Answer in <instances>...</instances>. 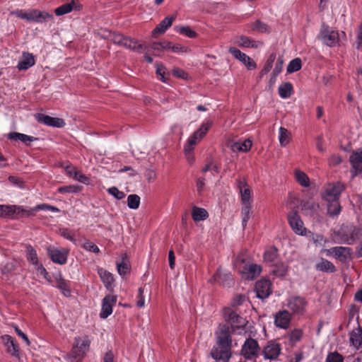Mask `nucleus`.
<instances>
[{
	"label": "nucleus",
	"mask_w": 362,
	"mask_h": 362,
	"mask_svg": "<svg viewBox=\"0 0 362 362\" xmlns=\"http://www.w3.org/2000/svg\"><path fill=\"white\" fill-rule=\"evenodd\" d=\"M212 125L213 122L211 119H204L199 127L187 138L186 143L184 145V152L189 162L193 161L194 157L192 152L196 145L200 143L201 141L204 138Z\"/></svg>",
	"instance_id": "obj_1"
},
{
	"label": "nucleus",
	"mask_w": 362,
	"mask_h": 362,
	"mask_svg": "<svg viewBox=\"0 0 362 362\" xmlns=\"http://www.w3.org/2000/svg\"><path fill=\"white\" fill-rule=\"evenodd\" d=\"M361 234V226L352 223H344L337 230H334V238L337 243L352 245Z\"/></svg>",
	"instance_id": "obj_2"
},
{
	"label": "nucleus",
	"mask_w": 362,
	"mask_h": 362,
	"mask_svg": "<svg viewBox=\"0 0 362 362\" xmlns=\"http://www.w3.org/2000/svg\"><path fill=\"white\" fill-rule=\"evenodd\" d=\"M90 339L86 335L74 338L71 351L65 356L68 362H80L90 349Z\"/></svg>",
	"instance_id": "obj_3"
},
{
	"label": "nucleus",
	"mask_w": 362,
	"mask_h": 362,
	"mask_svg": "<svg viewBox=\"0 0 362 362\" xmlns=\"http://www.w3.org/2000/svg\"><path fill=\"white\" fill-rule=\"evenodd\" d=\"M11 13L21 19L38 23H42L53 19L52 14L46 11H39L37 9H17L12 11Z\"/></svg>",
	"instance_id": "obj_4"
},
{
	"label": "nucleus",
	"mask_w": 362,
	"mask_h": 362,
	"mask_svg": "<svg viewBox=\"0 0 362 362\" xmlns=\"http://www.w3.org/2000/svg\"><path fill=\"white\" fill-rule=\"evenodd\" d=\"M223 317L226 321L230 325L233 331L237 332L238 334L242 332L247 322L244 317L230 308L224 309Z\"/></svg>",
	"instance_id": "obj_5"
},
{
	"label": "nucleus",
	"mask_w": 362,
	"mask_h": 362,
	"mask_svg": "<svg viewBox=\"0 0 362 362\" xmlns=\"http://www.w3.org/2000/svg\"><path fill=\"white\" fill-rule=\"evenodd\" d=\"M111 40L114 44L124 47L127 49L136 51L141 53L143 50V45L139 44L137 41L131 38L124 37L121 34H113Z\"/></svg>",
	"instance_id": "obj_6"
},
{
	"label": "nucleus",
	"mask_w": 362,
	"mask_h": 362,
	"mask_svg": "<svg viewBox=\"0 0 362 362\" xmlns=\"http://www.w3.org/2000/svg\"><path fill=\"white\" fill-rule=\"evenodd\" d=\"M27 259L28 260L33 264V269L35 270V274L40 276L42 277L46 280H48V273L44 267L38 262V258L36 253V251L30 246L28 247L26 249Z\"/></svg>",
	"instance_id": "obj_7"
},
{
	"label": "nucleus",
	"mask_w": 362,
	"mask_h": 362,
	"mask_svg": "<svg viewBox=\"0 0 362 362\" xmlns=\"http://www.w3.org/2000/svg\"><path fill=\"white\" fill-rule=\"evenodd\" d=\"M260 353V348L255 339L249 338L245 340L241 349V354L246 359H255Z\"/></svg>",
	"instance_id": "obj_8"
},
{
	"label": "nucleus",
	"mask_w": 362,
	"mask_h": 362,
	"mask_svg": "<svg viewBox=\"0 0 362 362\" xmlns=\"http://www.w3.org/2000/svg\"><path fill=\"white\" fill-rule=\"evenodd\" d=\"M319 38L325 45L333 47L337 45L339 40V34L336 30L323 26L320 30Z\"/></svg>",
	"instance_id": "obj_9"
},
{
	"label": "nucleus",
	"mask_w": 362,
	"mask_h": 362,
	"mask_svg": "<svg viewBox=\"0 0 362 362\" xmlns=\"http://www.w3.org/2000/svg\"><path fill=\"white\" fill-rule=\"evenodd\" d=\"M344 185L340 182L329 184L326 186L323 194V199L325 202L339 200Z\"/></svg>",
	"instance_id": "obj_10"
},
{
	"label": "nucleus",
	"mask_w": 362,
	"mask_h": 362,
	"mask_svg": "<svg viewBox=\"0 0 362 362\" xmlns=\"http://www.w3.org/2000/svg\"><path fill=\"white\" fill-rule=\"evenodd\" d=\"M239 272L245 279L252 280L257 277L262 272V267L254 263H244L242 267L238 268Z\"/></svg>",
	"instance_id": "obj_11"
},
{
	"label": "nucleus",
	"mask_w": 362,
	"mask_h": 362,
	"mask_svg": "<svg viewBox=\"0 0 362 362\" xmlns=\"http://www.w3.org/2000/svg\"><path fill=\"white\" fill-rule=\"evenodd\" d=\"M228 52L233 57L243 63L248 70H253L257 68L255 62L248 55L242 52L240 49L235 47H230Z\"/></svg>",
	"instance_id": "obj_12"
},
{
	"label": "nucleus",
	"mask_w": 362,
	"mask_h": 362,
	"mask_svg": "<svg viewBox=\"0 0 362 362\" xmlns=\"http://www.w3.org/2000/svg\"><path fill=\"white\" fill-rule=\"evenodd\" d=\"M351 165V174L354 178L362 172V148L354 151L349 158Z\"/></svg>",
	"instance_id": "obj_13"
},
{
	"label": "nucleus",
	"mask_w": 362,
	"mask_h": 362,
	"mask_svg": "<svg viewBox=\"0 0 362 362\" xmlns=\"http://www.w3.org/2000/svg\"><path fill=\"white\" fill-rule=\"evenodd\" d=\"M307 302L305 300L299 296H292L287 299L286 306L293 314L303 313L306 308Z\"/></svg>",
	"instance_id": "obj_14"
},
{
	"label": "nucleus",
	"mask_w": 362,
	"mask_h": 362,
	"mask_svg": "<svg viewBox=\"0 0 362 362\" xmlns=\"http://www.w3.org/2000/svg\"><path fill=\"white\" fill-rule=\"evenodd\" d=\"M26 212L23 206L16 205L0 204V217L4 218H15L21 213Z\"/></svg>",
	"instance_id": "obj_15"
},
{
	"label": "nucleus",
	"mask_w": 362,
	"mask_h": 362,
	"mask_svg": "<svg viewBox=\"0 0 362 362\" xmlns=\"http://www.w3.org/2000/svg\"><path fill=\"white\" fill-rule=\"evenodd\" d=\"M255 290L258 298L265 299L272 293V283L269 279H262L256 283Z\"/></svg>",
	"instance_id": "obj_16"
},
{
	"label": "nucleus",
	"mask_w": 362,
	"mask_h": 362,
	"mask_svg": "<svg viewBox=\"0 0 362 362\" xmlns=\"http://www.w3.org/2000/svg\"><path fill=\"white\" fill-rule=\"evenodd\" d=\"M218 344L230 349L231 338L229 334V327L226 325H220L216 331Z\"/></svg>",
	"instance_id": "obj_17"
},
{
	"label": "nucleus",
	"mask_w": 362,
	"mask_h": 362,
	"mask_svg": "<svg viewBox=\"0 0 362 362\" xmlns=\"http://www.w3.org/2000/svg\"><path fill=\"white\" fill-rule=\"evenodd\" d=\"M35 118L38 122L49 127L61 128L65 125V122L62 119L50 117L42 113L35 114Z\"/></svg>",
	"instance_id": "obj_18"
},
{
	"label": "nucleus",
	"mask_w": 362,
	"mask_h": 362,
	"mask_svg": "<svg viewBox=\"0 0 362 362\" xmlns=\"http://www.w3.org/2000/svg\"><path fill=\"white\" fill-rule=\"evenodd\" d=\"M281 352L280 344L271 341L264 347V358L267 360L273 361L277 359Z\"/></svg>",
	"instance_id": "obj_19"
},
{
	"label": "nucleus",
	"mask_w": 362,
	"mask_h": 362,
	"mask_svg": "<svg viewBox=\"0 0 362 362\" xmlns=\"http://www.w3.org/2000/svg\"><path fill=\"white\" fill-rule=\"evenodd\" d=\"M288 223L293 230L298 235H306L307 230L303 221L296 213H291L288 216Z\"/></svg>",
	"instance_id": "obj_20"
},
{
	"label": "nucleus",
	"mask_w": 362,
	"mask_h": 362,
	"mask_svg": "<svg viewBox=\"0 0 362 362\" xmlns=\"http://www.w3.org/2000/svg\"><path fill=\"white\" fill-rule=\"evenodd\" d=\"M238 187L240 194L242 204H252V193L247 183L244 179L237 182Z\"/></svg>",
	"instance_id": "obj_21"
},
{
	"label": "nucleus",
	"mask_w": 362,
	"mask_h": 362,
	"mask_svg": "<svg viewBox=\"0 0 362 362\" xmlns=\"http://www.w3.org/2000/svg\"><path fill=\"white\" fill-rule=\"evenodd\" d=\"M117 297L115 295L106 296L102 302V308L100 313V317L102 319H105L112 313V307L117 303Z\"/></svg>",
	"instance_id": "obj_22"
},
{
	"label": "nucleus",
	"mask_w": 362,
	"mask_h": 362,
	"mask_svg": "<svg viewBox=\"0 0 362 362\" xmlns=\"http://www.w3.org/2000/svg\"><path fill=\"white\" fill-rule=\"evenodd\" d=\"M48 254L53 262L64 264L66 262L69 251L64 248L52 247L48 250Z\"/></svg>",
	"instance_id": "obj_23"
},
{
	"label": "nucleus",
	"mask_w": 362,
	"mask_h": 362,
	"mask_svg": "<svg viewBox=\"0 0 362 362\" xmlns=\"http://www.w3.org/2000/svg\"><path fill=\"white\" fill-rule=\"evenodd\" d=\"M82 8V6L78 0H71L70 1L65 3L60 6L57 7L54 10V13L58 16H63L71 13L74 11H80Z\"/></svg>",
	"instance_id": "obj_24"
},
{
	"label": "nucleus",
	"mask_w": 362,
	"mask_h": 362,
	"mask_svg": "<svg viewBox=\"0 0 362 362\" xmlns=\"http://www.w3.org/2000/svg\"><path fill=\"white\" fill-rule=\"evenodd\" d=\"M231 42L237 46L246 48L257 49L262 45L261 42L253 40L250 37L243 35L234 37Z\"/></svg>",
	"instance_id": "obj_25"
},
{
	"label": "nucleus",
	"mask_w": 362,
	"mask_h": 362,
	"mask_svg": "<svg viewBox=\"0 0 362 362\" xmlns=\"http://www.w3.org/2000/svg\"><path fill=\"white\" fill-rule=\"evenodd\" d=\"M291 315L288 310H280L274 315V324L277 327L287 329L289 327Z\"/></svg>",
	"instance_id": "obj_26"
},
{
	"label": "nucleus",
	"mask_w": 362,
	"mask_h": 362,
	"mask_svg": "<svg viewBox=\"0 0 362 362\" xmlns=\"http://www.w3.org/2000/svg\"><path fill=\"white\" fill-rule=\"evenodd\" d=\"M35 64V56L31 53L23 52L18 62L17 68L20 71H25L33 66Z\"/></svg>",
	"instance_id": "obj_27"
},
{
	"label": "nucleus",
	"mask_w": 362,
	"mask_h": 362,
	"mask_svg": "<svg viewBox=\"0 0 362 362\" xmlns=\"http://www.w3.org/2000/svg\"><path fill=\"white\" fill-rule=\"evenodd\" d=\"M2 342L6 348L7 352L13 356H19L18 346L15 339L10 335L5 334L1 337Z\"/></svg>",
	"instance_id": "obj_28"
},
{
	"label": "nucleus",
	"mask_w": 362,
	"mask_h": 362,
	"mask_svg": "<svg viewBox=\"0 0 362 362\" xmlns=\"http://www.w3.org/2000/svg\"><path fill=\"white\" fill-rule=\"evenodd\" d=\"M230 350L228 348L216 344L211 349V356L216 361L228 360L230 357Z\"/></svg>",
	"instance_id": "obj_29"
},
{
	"label": "nucleus",
	"mask_w": 362,
	"mask_h": 362,
	"mask_svg": "<svg viewBox=\"0 0 362 362\" xmlns=\"http://www.w3.org/2000/svg\"><path fill=\"white\" fill-rule=\"evenodd\" d=\"M98 273L105 287L110 291H113L115 287V279L113 274L103 268H99Z\"/></svg>",
	"instance_id": "obj_30"
},
{
	"label": "nucleus",
	"mask_w": 362,
	"mask_h": 362,
	"mask_svg": "<svg viewBox=\"0 0 362 362\" xmlns=\"http://www.w3.org/2000/svg\"><path fill=\"white\" fill-rule=\"evenodd\" d=\"M175 18L173 16L165 17L152 31L153 37L162 35L172 25Z\"/></svg>",
	"instance_id": "obj_31"
},
{
	"label": "nucleus",
	"mask_w": 362,
	"mask_h": 362,
	"mask_svg": "<svg viewBox=\"0 0 362 362\" xmlns=\"http://www.w3.org/2000/svg\"><path fill=\"white\" fill-rule=\"evenodd\" d=\"M349 341L352 346L358 349L362 345V329H354L349 334Z\"/></svg>",
	"instance_id": "obj_32"
},
{
	"label": "nucleus",
	"mask_w": 362,
	"mask_h": 362,
	"mask_svg": "<svg viewBox=\"0 0 362 362\" xmlns=\"http://www.w3.org/2000/svg\"><path fill=\"white\" fill-rule=\"evenodd\" d=\"M334 257L341 262H345L350 258L351 249L347 247L337 246L334 247Z\"/></svg>",
	"instance_id": "obj_33"
},
{
	"label": "nucleus",
	"mask_w": 362,
	"mask_h": 362,
	"mask_svg": "<svg viewBox=\"0 0 362 362\" xmlns=\"http://www.w3.org/2000/svg\"><path fill=\"white\" fill-rule=\"evenodd\" d=\"M230 279V274L221 269H218L216 273L214 275V282L221 284L223 286H229L228 281Z\"/></svg>",
	"instance_id": "obj_34"
},
{
	"label": "nucleus",
	"mask_w": 362,
	"mask_h": 362,
	"mask_svg": "<svg viewBox=\"0 0 362 362\" xmlns=\"http://www.w3.org/2000/svg\"><path fill=\"white\" fill-rule=\"evenodd\" d=\"M252 141L250 139L239 140L231 146L233 151L247 152L250 150Z\"/></svg>",
	"instance_id": "obj_35"
},
{
	"label": "nucleus",
	"mask_w": 362,
	"mask_h": 362,
	"mask_svg": "<svg viewBox=\"0 0 362 362\" xmlns=\"http://www.w3.org/2000/svg\"><path fill=\"white\" fill-rule=\"evenodd\" d=\"M294 177L296 182L303 187H308L310 185V178L305 173L300 169L294 170Z\"/></svg>",
	"instance_id": "obj_36"
},
{
	"label": "nucleus",
	"mask_w": 362,
	"mask_h": 362,
	"mask_svg": "<svg viewBox=\"0 0 362 362\" xmlns=\"http://www.w3.org/2000/svg\"><path fill=\"white\" fill-rule=\"evenodd\" d=\"M317 270L320 272H325L332 273L335 271L334 265L329 261L321 258L320 260L315 264Z\"/></svg>",
	"instance_id": "obj_37"
},
{
	"label": "nucleus",
	"mask_w": 362,
	"mask_h": 362,
	"mask_svg": "<svg viewBox=\"0 0 362 362\" xmlns=\"http://www.w3.org/2000/svg\"><path fill=\"white\" fill-rule=\"evenodd\" d=\"M192 216L195 222L204 221L209 216L206 209L198 206H194L192 209Z\"/></svg>",
	"instance_id": "obj_38"
},
{
	"label": "nucleus",
	"mask_w": 362,
	"mask_h": 362,
	"mask_svg": "<svg viewBox=\"0 0 362 362\" xmlns=\"http://www.w3.org/2000/svg\"><path fill=\"white\" fill-rule=\"evenodd\" d=\"M278 257V250L275 247L267 249L263 254V259L267 264H274Z\"/></svg>",
	"instance_id": "obj_39"
},
{
	"label": "nucleus",
	"mask_w": 362,
	"mask_h": 362,
	"mask_svg": "<svg viewBox=\"0 0 362 362\" xmlns=\"http://www.w3.org/2000/svg\"><path fill=\"white\" fill-rule=\"evenodd\" d=\"M291 132L284 127H280L279 129V141L281 146H286L291 141Z\"/></svg>",
	"instance_id": "obj_40"
},
{
	"label": "nucleus",
	"mask_w": 362,
	"mask_h": 362,
	"mask_svg": "<svg viewBox=\"0 0 362 362\" xmlns=\"http://www.w3.org/2000/svg\"><path fill=\"white\" fill-rule=\"evenodd\" d=\"M274 269H272V274L276 277H284L287 274L288 265L284 262H279L276 264H273Z\"/></svg>",
	"instance_id": "obj_41"
},
{
	"label": "nucleus",
	"mask_w": 362,
	"mask_h": 362,
	"mask_svg": "<svg viewBox=\"0 0 362 362\" xmlns=\"http://www.w3.org/2000/svg\"><path fill=\"white\" fill-rule=\"evenodd\" d=\"M292 91L293 86L289 82L284 83L279 87V96L284 99L288 98L291 95Z\"/></svg>",
	"instance_id": "obj_42"
},
{
	"label": "nucleus",
	"mask_w": 362,
	"mask_h": 362,
	"mask_svg": "<svg viewBox=\"0 0 362 362\" xmlns=\"http://www.w3.org/2000/svg\"><path fill=\"white\" fill-rule=\"evenodd\" d=\"M327 213L329 216H337L341 211L339 200L327 201Z\"/></svg>",
	"instance_id": "obj_43"
},
{
	"label": "nucleus",
	"mask_w": 362,
	"mask_h": 362,
	"mask_svg": "<svg viewBox=\"0 0 362 362\" xmlns=\"http://www.w3.org/2000/svg\"><path fill=\"white\" fill-rule=\"evenodd\" d=\"M251 204H242L241 217L243 227L245 228L250 217Z\"/></svg>",
	"instance_id": "obj_44"
},
{
	"label": "nucleus",
	"mask_w": 362,
	"mask_h": 362,
	"mask_svg": "<svg viewBox=\"0 0 362 362\" xmlns=\"http://www.w3.org/2000/svg\"><path fill=\"white\" fill-rule=\"evenodd\" d=\"M117 269L119 274L122 276H124L129 272V264L127 257L125 255L122 257V262L117 264Z\"/></svg>",
	"instance_id": "obj_45"
},
{
	"label": "nucleus",
	"mask_w": 362,
	"mask_h": 362,
	"mask_svg": "<svg viewBox=\"0 0 362 362\" xmlns=\"http://www.w3.org/2000/svg\"><path fill=\"white\" fill-rule=\"evenodd\" d=\"M175 30L179 33L180 34H182L183 35H185L189 38H195L197 36V34L195 31L192 30L188 26H179L175 28Z\"/></svg>",
	"instance_id": "obj_46"
},
{
	"label": "nucleus",
	"mask_w": 362,
	"mask_h": 362,
	"mask_svg": "<svg viewBox=\"0 0 362 362\" xmlns=\"http://www.w3.org/2000/svg\"><path fill=\"white\" fill-rule=\"evenodd\" d=\"M140 204V197L136 194H130L127 197V206L131 209H137Z\"/></svg>",
	"instance_id": "obj_47"
},
{
	"label": "nucleus",
	"mask_w": 362,
	"mask_h": 362,
	"mask_svg": "<svg viewBox=\"0 0 362 362\" xmlns=\"http://www.w3.org/2000/svg\"><path fill=\"white\" fill-rule=\"evenodd\" d=\"M301 60L299 58H296L289 62L287 66V72L293 73L298 71L301 69Z\"/></svg>",
	"instance_id": "obj_48"
},
{
	"label": "nucleus",
	"mask_w": 362,
	"mask_h": 362,
	"mask_svg": "<svg viewBox=\"0 0 362 362\" xmlns=\"http://www.w3.org/2000/svg\"><path fill=\"white\" fill-rule=\"evenodd\" d=\"M275 59H276V54L274 53H273L269 56L264 68L262 69V71L260 72V74L262 76L269 72V71L272 68L273 63L274 62Z\"/></svg>",
	"instance_id": "obj_49"
},
{
	"label": "nucleus",
	"mask_w": 362,
	"mask_h": 362,
	"mask_svg": "<svg viewBox=\"0 0 362 362\" xmlns=\"http://www.w3.org/2000/svg\"><path fill=\"white\" fill-rule=\"evenodd\" d=\"M310 234L313 242L316 246H325L327 243V239L320 234H313L308 232Z\"/></svg>",
	"instance_id": "obj_50"
},
{
	"label": "nucleus",
	"mask_w": 362,
	"mask_h": 362,
	"mask_svg": "<svg viewBox=\"0 0 362 362\" xmlns=\"http://www.w3.org/2000/svg\"><path fill=\"white\" fill-rule=\"evenodd\" d=\"M303 332L300 329H294L288 335L289 341L291 344H296L301 339Z\"/></svg>",
	"instance_id": "obj_51"
},
{
	"label": "nucleus",
	"mask_w": 362,
	"mask_h": 362,
	"mask_svg": "<svg viewBox=\"0 0 362 362\" xmlns=\"http://www.w3.org/2000/svg\"><path fill=\"white\" fill-rule=\"evenodd\" d=\"M82 187L78 185H68L60 187L58 192L60 193H76L81 191Z\"/></svg>",
	"instance_id": "obj_52"
},
{
	"label": "nucleus",
	"mask_w": 362,
	"mask_h": 362,
	"mask_svg": "<svg viewBox=\"0 0 362 362\" xmlns=\"http://www.w3.org/2000/svg\"><path fill=\"white\" fill-rule=\"evenodd\" d=\"M107 191L110 195L119 200L122 199L125 197V194L123 192L119 190L116 187H110L107 189Z\"/></svg>",
	"instance_id": "obj_53"
},
{
	"label": "nucleus",
	"mask_w": 362,
	"mask_h": 362,
	"mask_svg": "<svg viewBox=\"0 0 362 362\" xmlns=\"http://www.w3.org/2000/svg\"><path fill=\"white\" fill-rule=\"evenodd\" d=\"M250 28L252 30H257L261 33L267 32L268 30L267 26L259 21L252 23Z\"/></svg>",
	"instance_id": "obj_54"
},
{
	"label": "nucleus",
	"mask_w": 362,
	"mask_h": 362,
	"mask_svg": "<svg viewBox=\"0 0 362 362\" xmlns=\"http://www.w3.org/2000/svg\"><path fill=\"white\" fill-rule=\"evenodd\" d=\"M83 247L86 250L92 252L93 253H98L100 252V249L98 248V247L95 244L89 240H86L83 243Z\"/></svg>",
	"instance_id": "obj_55"
},
{
	"label": "nucleus",
	"mask_w": 362,
	"mask_h": 362,
	"mask_svg": "<svg viewBox=\"0 0 362 362\" xmlns=\"http://www.w3.org/2000/svg\"><path fill=\"white\" fill-rule=\"evenodd\" d=\"M343 357L337 352L329 354L326 358V362H343Z\"/></svg>",
	"instance_id": "obj_56"
},
{
	"label": "nucleus",
	"mask_w": 362,
	"mask_h": 362,
	"mask_svg": "<svg viewBox=\"0 0 362 362\" xmlns=\"http://www.w3.org/2000/svg\"><path fill=\"white\" fill-rule=\"evenodd\" d=\"M156 74L160 76L159 79L161 81L166 83V78L165 77V66L160 63H157L156 64Z\"/></svg>",
	"instance_id": "obj_57"
},
{
	"label": "nucleus",
	"mask_w": 362,
	"mask_h": 362,
	"mask_svg": "<svg viewBox=\"0 0 362 362\" xmlns=\"http://www.w3.org/2000/svg\"><path fill=\"white\" fill-rule=\"evenodd\" d=\"M190 49L187 47L183 46L180 44L173 45L172 52L177 54L187 53L190 52Z\"/></svg>",
	"instance_id": "obj_58"
},
{
	"label": "nucleus",
	"mask_w": 362,
	"mask_h": 362,
	"mask_svg": "<svg viewBox=\"0 0 362 362\" xmlns=\"http://www.w3.org/2000/svg\"><path fill=\"white\" fill-rule=\"evenodd\" d=\"M37 210H48L52 212H58L59 211V209L45 204L37 205L33 211Z\"/></svg>",
	"instance_id": "obj_59"
},
{
	"label": "nucleus",
	"mask_w": 362,
	"mask_h": 362,
	"mask_svg": "<svg viewBox=\"0 0 362 362\" xmlns=\"http://www.w3.org/2000/svg\"><path fill=\"white\" fill-rule=\"evenodd\" d=\"M136 305L139 308H143L145 305V299L144 296V290L139 288L138 290Z\"/></svg>",
	"instance_id": "obj_60"
},
{
	"label": "nucleus",
	"mask_w": 362,
	"mask_h": 362,
	"mask_svg": "<svg viewBox=\"0 0 362 362\" xmlns=\"http://www.w3.org/2000/svg\"><path fill=\"white\" fill-rule=\"evenodd\" d=\"M76 180L85 184V185H89L90 183V179L86 176L85 175L81 173L80 172H77V173H75V176L74 177Z\"/></svg>",
	"instance_id": "obj_61"
},
{
	"label": "nucleus",
	"mask_w": 362,
	"mask_h": 362,
	"mask_svg": "<svg viewBox=\"0 0 362 362\" xmlns=\"http://www.w3.org/2000/svg\"><path fill=\"white\" fill-rule=\"evenodd\" d=\"M58 287L62 291L63 294L65 296H69L71 295L70 289L67 286L66 282H65L64 281L59 282Z\"/></svg>",
	"instance_id": "obj_62"
},
{
	"label": "nucleus",
	"mask_w": 362,
	"mask_h": 362,
	"mask_svg": "<svg viewBox=\"0 0 362 362\" xmlns=\"http://www.w3.org/2000/svg\"><path fill=\"white\" fill-rule=\"evenodd\" d=\"M303 358V354L300 351H295L293 356L290 357L287 362H300Z\"/></svg>",
	"instance_id": "obj_63"
},
{
	"label": "nucleus",
	"mask_w": 362,
	"mask_h": 362,
	"mask_svg": "<svg viewBox=\"0 0 362 362\" xmlns=\"http://www.w3.org/2000/svg\"><path fill=\"white\" fill-rule=\"evenodd\" d=\"M61 235L65 238L66 239L75 243L76 240L74 238V233L69 230L68 229H62L61 230Z\"/></svg>",
	"instance_id": "obj_64"
}]
</instances>
